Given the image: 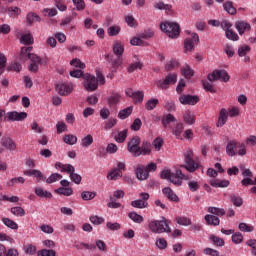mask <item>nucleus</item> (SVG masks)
I'll return each instance as SVG.
<instances>
[{"mask_svg":"<svg viewBox=\"0 0 256 256\" xmlns=\"http://www.w3.org/2000/svg\"><path fill=\"white\" fill-rule=\"evenodd\" d=\"M207 79L208 81L204 80L202 82L203 88L209 93H216V90L213 87V81H223L224 83H227L230 77L227 70H214L212 73L208 74Z\"/></svg>","mask_w":256,"mask_h":256,"instance_id":"obj_1","label":"nucleus"},{"mask_svg":"<svg viewBox=\"0 0 256 256\" xmlns=\"http://www.w3.org/2000/svg\"><path fill=\"white\" fill-rule=\"evenodd\" d=\"M161 179H168L173 185L177 187H181L183 185V179L185 181H189V176L183 174V171L176 170L175 173L171 172V170H163L161 173Z\"/></svg>","mask_w":256,"mask_h":256,"instance_id":"obj_2","label":"nucleus"},{"mask_svg":"<svg viewBox=\"0 0 256 256\" xmlns=\"http://www.w3.org/2000/svg\"><path fill=\"white\" fill-rule=\"evenodd\" d=\"M171 221L167 218L162 217L161 220H151L148 223V229L151 233H171V227L169 226Z\"/></svg>","mask_w":256,"mask_h":256,"instance_id":"obj_3","label":"nucleus"},{"mask_svg":"<svg viewBox=\"0 0 256 256\" xmlns=\"http://www.w3.org/2000/svg\"><path fill=\"white\" fill-rule=\"evenodd\" d=\"M55 168L60 169L62 173H69L71 181H73V183H76V185L81 184V175L75 173V167H73V165L56 162Z\"/></svg>","mask_w":256,"mask_h":256,"instance_id":"obj_4","label":"nucleus"},{"mask_svg":"<svg viewBox=\"0 0 256 256\" xmlns=\"http://www.w3.org/2000/svg\"><path fill=\"white\" fill-rule=\"evenodd\" d=\"M160 29L163 31V33H166L171 39H176L181 33V29L179 28V25L175 22H162L160 24Z\"/></svg>","mask_w":256,"mask_h":256,"instance_id":"obj_5","label":"nucleus"},{"mask_svg":"<svg viewBox=\"0 0 256 256\" xmlns=\"http://www.w3.org/2000/svg\"><path fill=\"white\" fill-rule=\"evenodd\" d=\"M184 161H185L186 165H183L182 167H184V169H186V171H189L190 173H195V171H197V169H199V163H197V162H195V160H193V150L188 149L184 153Z\"/></svg>","mask_w":256,"mask_h":256,"instance_id":"obj_6","label":"nucleus"},{"mask_svg":"<svg viewBox=\"0 0 256 256\" xmlns=\"http://www.w3.org/2000/svg\"><path fill=\"white\" fill-rule=\"evenodd\" d=\"M149 193L141 192L139 194V199L131 202V206L135 209H147L149 207Z\"/></svg>","mask_w":256,"mask_h":256,"instance_id":"obj_7","label":"nucleus"},{"mask_svg":"<svg viewBox=\"0 0 256 256\" xmlns=\"http://www.w3.org/2000/svg\"><path fill=\"white\" fill-rule=\"evenodd\" d=\"M177 83V74L169 73L164 80H158L156 85L158 89H169V85H175Z\"/></svg>","mask_w":256,"mask_h":256,"instance_id":"obj_8","label":"nucleus"},{"mask_svg":"<svg viewBox=\"0 0 256 256\" xmlns=\"http://www.w3.org/2000/svg\"><path fill=\"white\" fill-rule=\"evenodd\" d=\"M141 145V138L139 136H134L127 144V150L134 157H139V150Z\"/></svg>","mask_w":256,"mask_h":256,"instance_id":"obj_9","label":"nucleus"},{"mask_svg":"<svg viewBox=\"0 0 256 256\" xmlns=\"http://www.w3.org/2000/svg\"><path fill=\"white\" fill-rule=\"evenodd\" d=\"M153 31L144 32L139 35V37H134L130 40V44L137 47H145L149 45L147 42L143 41V39H151L153 37Z\"/></svg>","mask_w":256,"mask_h":256,"instance_id":"obj_10","label":"nucleus"},{"mask_svg":"<svg viewBox=\"0 0 256 256\" xmlns=\"http://www.w3.org/2000/svg\"><path fill=\"white\" fill-rule=\"evenodd\" d=\"M84 87L86 91H96L97 87H99V83H97V78L91 74H84Z\"/></svg>","mask_w":256,"mask_h":256,"instance_id":"obj_11","label":"nucleus"},{"mask_svg":"<svg viewBox=\"0 0 256 256\" xmlns=\"http://www.w3.org/2000/svg\"><path fill=\"white\" fill-rule=\"evenodd\" d=\"M27 112L11 111L7 112L4 116V121H25Z\"/></svg>","mask_w":256,"mask_h":256,"instance_id":"obj_12","label":"nucleus"},{"mask_svg":"<svg viewBox=\"0 0 256 256\" xmlns=\"http://www.w3.org/2000/svg\"><path fill=\"white\" fill-rule=\"evenodd\" d=\"M196 45H199V34L192 33L191 38L185 39L184 49L185 51H194Z\"/></svg>","mask_w":256,"mask_h":256,"instance_id":"obj_13","label":"nucleus"},{"mask_svg":"<svg viewBox=\"0 0 256 256\" xmlns=\"http://www.w3.org/2000/svg\"><path fill=\"white\" fill-rule=\"evenodd\" d=\"M182 105H197L199 103V96L184 94L179 97Z\"/></svg>","mask_w":256,"mask_h":256,"instance_id":"obj_14","label":"nucleus"},{"mask_svg":"<svg viewBox=\"0 0 256 256\" xmlns=\"http://www.w3.org/2000/svg\"><path fill=\"white\" fill-rule=\"evenodd\" d=\"M154 8L158 9V11H165L166 15H173V13H175L173 11V5L165 4L164 2L155 3Z\"/></svg>","mask_w":256,"mask_h":256,"instance_id":"obj_15","label":"nucleus"},{"mask_svg":"<svg viewBox=\"0 0 256 256\" xmlns=\"http://www.w3.org/2000/svg\"><path fill=\"white\" fill-rule=\"evenodd\" d=\"M162 193H163V195H165V197H167V199L169 201H172L173 203H179V196H177V194H175L173 189H171L169 187H165L162 189Z\"/></svg>","mask_w":256,"mask_h":256,"instance_id":"obj_16","label":"nucleus"},{"mask_svg":"<svg viewBox=\"0 0 256 256\" xmlns=\"http://www.w3.org/2000/svg\"><path fill=\"white\" fill-rule=\"evenodd\" d=\"M239 147V142L237 140H231L228 142L226 146V153L229 157H235L237 155V152H235V149Z\"/></svg>","mask_w":256,"mask_h":256,"instance_id":"obj_17","label":"nucleus"},{"mask_svg":"<svg viewBox=\"0 0 256 256\" xmlns=\"http://www.w3.org/2000/svg\"><path fill=\"white\" fill-rule=\"evenodd\" d=\"M235 27L239 33V35H244L246 31H251V24L245 21H237L235 23Z\"/></svg>","mask_w":256,"mask_h":256,"instance_id":"obj_18","label":"nucleus"},{"mask_svg":"<svg viewBox=\"0 0 256 256\" xmlns=\"http://www.w3.org/2000/svg\"><path fill=\"white\" fill-rule=\"evenodd\" d=\"M151 151V142L143 141L142 145L140 146V150H138V157H141V155H151Z\"/></svg>","mask_w":256,"mask_h":256,"instance_id":"obj_19","label":"nucleus"},{"mask_svg":"<svg viewBox=\"0 0 256 256\" xmlns=\"http://www.w3.org/2000/svg\"><path fill=\"white\" fill-rule=\"evenodd\" d=\"M121 102V94L117 92H113L108 98L107 103L109 107H115L116 105H119Z\"/></svg>","mask_w":256,"mask_h":256,"instance_id":"obj_20","label":"nucleus"},{"mask_svg":"<svg viewBox=\"0 0 256 256\" xmlns=\"http://www.w3.org/2000/svg\"><path fill=\"white\" fill-rule=\"evenodd\" d=\"M56 91L62 96L69 95L71 93V86L66 83L56 84Z\"/></svg>","mask_w":256,"mask_h":256,"instance_id":"obj_21","label":"nucleus"},{"mask_svg":"<svg viewBox=\"0 0 256 256\" xmlns=\"http://www.w3.org/2000/svg\"><path fill=\"white\" fill-rule=\"evenodd\" d=\"M113 53L117 57H123V53H125V45L119 41L114 42Z\"/></svg>","mask_w":256,"mask_h":256,"instance_id":"obj_22","label":"nucleus"},{"mask_svg":"<svg viewBox=\"0 0 256 256\" xmlns=\"http://www.w3.org/2000/svg\"><path fill=\"white\" fill-rule=\"evenodd\" d=\"M228 117H229V112H227V109L222 108L219 113L217 127H223V125L227 123Z\"/></svg>","mask_w":256,"mask_h":256,"instance_id":"obj_23","label":"nucleus"},{"mask_svg":"<svg viewBox=\"0 0 256 256\" xmlns=\"http://www.w3.org/2000/svg\"><path fill=\"white\" fill-rule=\"evenodd\" d=\"M207 225H212L213 227H218V225L221 223V220L219 217L211 214H207L204 217Z\"/></svg>","mask_w":256,"mask_h":256,"instance_id":"obj_24","label":"nucleus"},{"mask_svg":"<svg viewBox=\"0 0 256 256\" xmlns=\"http://www.w3.org/2000/svg\"><path fill=\"white\" fill-rule=\"evenodd\" d=\"M2 147H5L9 151H15L17 149V144L11 138H2Z\"/></svg>","mask_w":256,"mask_h":256,"instance_id":"obj_25","label":"nucleus"},{"mask_svg":"<svg viewBox=\"0 0 256 256\" xmlns=\"http://www.w3.org/2000/svg\"><path fill=\"white\" fill-rule=\"evenodd\" d=\"M123 177V172H120L119 170H116L115 168L112 169L108 174H107V179L109 181H117V179H121Z\"/></svg>","mask_w":256,"mask_h":256,"instance_id":"obj_26","label":"nucleus"},{"mask_svg":"<svg viewBox=\"0 0 256 256\" xmlns=\"http://www.w3.org/2000/svg\"><path fill=\"white\" fill-rule=\"evenodd\" d=\"M6 13L9 15V17H19V15H21V8L17 6H10L6 8Z\"/></svg>","mask_w":256,"mask_h":256,"instance_id":"obj_27","label":"nucleus"},{"mask_svg":"<svg viewBox=\"0 0 256 256\" xmlns=\"http://www.w3.org/2000/svg\"><path fill=\"white\" fill-rule=\"evenodd\" d=\"M136 176L139 181H145L149 178V172L145 168L138 167L136 169Z\"/></svg>","mask_w":256,"mask_h":256,"instance_id":"obj_28","label":"nucleus"},{"mask_svg":"<svg viewBox=\"0 0 256 256\" xmlns=\"http://www.w3.org/2000/svg\"><path fill=\"white\" fill-rule=\"evenodd\" d=\"M184 122L187 123V125H193L195 123V114L189 110H187L183 115Z\"/></svg>","mask_w":256,"mask_h":256,"instance_id":"obj_29","label":"nucleus"},{"mask_svg":"<svg viewBox=\"0 0 256 256\" xmlns=\"http://www.w3.org/2000/svg\"><path fill=\"white\" fill-rule=\"evenodd\" d=\"M31 51H33V47H22L20 53V61H27L29 59V55H31Z\"/></svg>","mask_w":256,"mask_h":256,"instance_id":"obj_30","label":"nucleus"},{"mask_svg":"<svg viewBox=\"0 0 256 256\" xmlns=\"http://www.w3.org/2000/svg\"><path fill=\"white\" fill-rule=\"evenodd\" d=\"M2 223L8 227L9 229H13L14 231H17L19 229V225L16 224L15 221L11 220L10 218H2Z\"/></svg>","mask_w":256,"mask_h":256,"instance_id":"obj_31","label":"nucleus"},{"mask_svg":"<svg viewBox=\"0 0 256 256\" xmlns=\"http://www.w3.org/2000/svg\"><path fill=\"white\" fill-rule=\"evenodd\" d=\"M35 193L37 197H44L45 199H51V197H53V194H51V192L43 190V188L41 187L35 188Z\"/></svg>","mask_w":256,"mask_h":256,"instance_id":"obj_32","label":"nucleus"},{"mask_svg":"<svg viewBox=\"0 0 256 256\" xmlns=\"http://www.w3.org/2000/svg\"><path fill=\"white\" fill-rule=\"evenodd\" d=\"M131 113H133V106H129L123 110H120V112L118 113V117L119 119L124 120L127 119L131 115Z\"/></svg>","mask_w":256,"mask_h":256,"instance_id":"obj_33","label":"nucleus"},{"mask_svg":"<svg viewBox=\"0 0 256 256\" xmlns=\"http://www.w3.org/2000/svg\"><path fill=\"white\" fill-rule=\"evenodd\" d=\"M208 213H211V215H216L217 217H223V215H225V209L210 206L208 207Z\"/></svg>","mask_w":256,"mask_h":256,"instance_id":"obj_34","label":"nucleus"},{"mask_svg":"<svg viewBox=\"0 0 256 256\" xmlns=\"http://www.w3.org/2000/svg\"><path fill=\"white\" fill-rule=\"evenodd\" d=\"M58 195H64L65 197H71L73 195V188L60 187L55 190Z\"/></svg>","mask_w":256,"mask_h":256,"instance_id":"obj_35","label":"nucleus"},{"mask_svg":"<svg viewBox=\"0 0 256 256\" xmlns=\"http://www.w3.org/2000/svg\"><path fill=\"white\" fill-rule=\"evenodd\" d=\"M25 179L23 177H14L7 182L8 187H15V185H23Z\"/></svg>","mask_w":256,"mask_h":256,"instance_id":"obj_36","label":"nucleus"},{"mask_svg":"<svg viewBox=\"0 0 256 256\" xmlns=\"http://www.w3.org/2000/svg\"><path fill=\"white\" fill-rule=\"evenodd\" d=\"M184 129L183 123H178L175 128H172V133L175 135L176 139H183L181 138V133H183Z\"/></svg>","mask_w":256,"mask_h":256,"instance_id":"obj_37","label":"nucleus"},{"mask_svg":"<svg viewBox=\"0 0 256 256\" xmlns=\"http://www.w3.org/2000/svg\"><path fill=\"white\" fill-rule=\"evenodd\" d=\"M181 73L185 77V79H191L193 77V75H195V72H193V69H191V67H189V65L184 66L181 69Z\"/></svg>","mask_w":256,"mask_h":256,"instance_id":"obj_38","label":"nucleus"},{"mask_svg":"<svg viewBox=\"0 0 256 256\" xmlns=\"http://www.w3.org/2000/svg\"><path fill=\"white\" fill-rule=\"evenodd\" d=\"M10 213H12V215H15V217H25V209L20 206L12 207L10 209Z\"/></svg>","mask_w":256,"mask_h":256,"instance_id":"obj_39","label":"nucleus"},{"mask_svg":"<svg viewBox=\"0 0 256 256\" xmlns=\"http://www.w3.org/2000/svg\"><path fill=\"white\" fill-rule=\"evenodd\" d=\"M223 8L225 11H227V13H229V15H235V13H237V9H235V7H233V2L231 1H227L223 4Z\"/></svg>","mask_w":256,"mask_h":256,"instance_id":"obj_40","label":"nucleus"},{"mask_svg":"<svg viewBox=\"0 0 256 256\" xmlns=\"http://www.w3.org/2000/svg\"><path fill=\"white\" fill-rule=\"evenodd\" d=\"M177 121V119H175V116H173V114H167L163 119H162V125L163 127L167 128L168 125H171V123Z\"/></svg>","mask_w":256,"mask_h":256,"instance_id":"obj_41","label":"nucleus"},{"mask_svg":"<svg viewBox=\"0 0 256 256\" xmlns=\"http://www.w3.org/2000/svg\"><path fill=\"white\" fill-rule=\"evenodd\" d=\"M81 145L85 148L91 147V145H93V136L91 134L86 135L82 138Z\"/></svg>","mask_w":256,"mask_h":256,"instance_id":"obj_42","label":"nucleus"},{"mask_svg":"<svg viewBox=\"0 0 256 256\" xmlns=\"http://www.w3.org/2000/svg\"><path fill=\"white\" fill-rule=\"evenodd\" d=\"M63 141L67 145H75L77 143V136L73 134H66L63 138Z\"/></svg>","mask_w":256,"mask_h":256,"instance_id":"obj_43","label":"nucleus"},{"mask_svg":"<svg viewBox=\"0 0 256 256\" xmlns=\"http://www.w3.org/2000/svg\"><path fill=\"white\" fill-rule=\"evenodd\" d=\"M137 69H143V62L137 61V62L131 63L128 66L127 71L128 73H133L134 71H137Z\"/></svg>","mask_w":256,"mask_h":256,"instance_id":"obj_44","label":"nucleus"},{"mask_svg":"<svg viewBox=\"0 0 256 256\" xmlns=\"http://www.w3.org/2000/svg\"><path fill=\"white\" fill-rule=\"evenodd\" d=\"M238 229L243 233H252V231H254L255 228L245 222H242L239 224Z\"/></svg>","mask_w":256,"mask_h":256,"instance_id":"obj_45","label":"nucleus"},{"mask_svg":"<svg viewBox=\"0 0 256 256\" xmlns=\"http://www.w3.org/2000/svg\"><path fill=\"white\" fill-rule=\"evenodd\" d=\"M210 241L216 245V247H223L225 245V240L223 238H219L215 235H210Z\"/></svg>","mask_w":256,"mask_h":256,"instance_id":"obj_46","label":"nucleus"},{"mask_svg":"<svg viewBox=\"0 0 256 256\" xmlns=\"http://www.w3.org/2000/svg\"><path fill=\"white\" fill-rule=\"evenodd\" d=\"M128 217L131 221H134V223H143L144 221L143 216L137 214V212L128 213Z\"/></svg>","mask_w":256,"mask_h":256,"instance_id":"obj_47","label":"nucleus"},{"mask_svg":"<svg viewBox=\"0 0 256 256\" xmlns=\"http://www.w3.org/2000/svg\"><path fill=\"white\" fill-rule=\"evenodd\" d=\"M157 105H159V99L154 98V99L148 100L147 103L145 104V107L147 111H153V109H155Z\"/></svg>","mask_w":256,"mask_h":256,"instance_id":"obj_48","label":"nucleus"},{"mask_svg":"<svg viewBox=\"0 0 256 256\" xmlns=\"http://www.w3.org/2000/svg\"><path fill=\"white\" fill-rule=\"evenodd\" d=\"M127 133L128 130L125 129L123 131H120L117 136H115V141L117 143H125V139H127Z\"/></svg>","mask_w":256,"mask_h":256,"instance_id":"obj_49","label":"nucleus"},{"mask_svg":"<svg viewBox=\"0 0 256 256\" xmlns=\"http://www.w3.org/2000/svg\"><path fill=\"white\" fill-rule=\"evenodd\" d=\"M109 37H116V35L118 33H121V27L120 26H117V25H114V26H110L108 28V31H107Z\"/></svg>","mask_w":256,"mask_h":256,"instance_id":"obj_50","label":"nucleus"},{"mask_svg":"<svg viewBox=\"0 0 256 256\" xmlns=\"http://www.w3.org/2000/svg\"><path fill=\"white\" fill-rule=\"evenodd\" d=\"M176 222L178 223V225H183L184 227H189V225H191V219L185 216L177 217Z\"/></svg>","mask_w":256,"mask_h":256,"instance_id":"obj_51","label":"nucleus"},{"mask_svg":"<svg viewBox=\"0 0 256 256\" xmlns=\"http://www.w3.org/2000/svg\"><path fill=\"white\" fill-rule=\"evenodd\" d=\"M211 185L212 187H229V180H214Z\"/></svg>","mask_w":256,"mask_h":256,"instance_id":"obj_52","label":"nucleus"},{"mask_svg":"<svg viewBox=\"0 0 256 256\" xmlns=\"http://www.w3.org/2000/svg\"><path fill=\"white\" fill-rule=\"evenodd\" d=\"M20 41L23 45H33V36L31 34H24Z\"/></svg>","mask_w":256,"mask_h":256,"instance_id":"obj_53","label":"nucleus"},{"mask_svg":"<svg viewBox=\"0 0 256 256\" xmlns=\"http://www.w3.org/2000/svg\"><path fill=\"white\" fill-rule=\"evenodd\" d=\"M230 200L235 207H241V205H243V198H241L240 196L231 195Z\"/></svg>","mask_w":256,"mask_h":256,"instance_id":"obj_54","label":"nucleus"},{"mask_svg":"<svg viewBox=\"0 0 256 256\" xmlns=\"http://www.w3.org/2000/svg\"><path fill=\"white\" fill-rule=\"evenodd\" d=\"M232 243H234L235 245L243 243V234H241V232H236L232 234Z\"/></svg>","mask_w":256,"mask_h":256,"instance_id":"obj_55","label":"nucleus"},{"mask_svg":"<svg viewBox=\"0 0 256 256\" xmlns=\"http://www.w3.org/2000/svg\"><path fill=\"white\" fill-rule=\"evenodd\" d=\"M250 51L251 47L249 45H243L238 48V55L239 57H245Z\"/></svg>","mask_w":256,"mask_h":256,"instance_id":"obj_56","label":"nucleus"},{"mask_svg":"<svg viewBox=\"0 0 256 256\" xmlns=\"http://www.w3.org/2000/svg\"><path fill=\"white\" fill-rule=\"evenodd\" d=\"M90 222L93 225H103L105 223V218L99 217L97 215L90 216Z\"/></svg>","mask_w":256,"mask_h":256,"instance_id":"obj_57","label":"nucleus"},{"mask_svg":"<svg viewBox=\"0 0 256 256\" xmlns=\"http://www.w3.org/2000/svg\"><path fill=\"white\" fill-rule=\"evenodd\" d=\"M26 19L29 25H33L35 21H41V18L35 13H28Z\"/></svg>","mask_w":256,"mask_h":256,"instance_id":"obj_58","label":"nucleus"},{"mask_svg":"<svg viewBox=\"0 0 256 256\" xmlns=\"http://www.w3.org/2000/svg\"><path fill=\"white\" fill-rule=\"evenodd\" d=\"M76 11H85V1L84 0H72Z\"/></svg>","mask_w":256,"mask_h":256,"instance_id":"obj_59","label":"nucleus"},{"mask_svg":"<svg viewBox=\"0 0 256 256\" xmlns=\"http://www.w3.org/2000/svg\"><path fill=\"white\" fill-rule=\"evenodd\" d=\"M145 97V94L143 91H136L134 92V96L132 99H134V103H143V98Z\"/></svg>","mask_w":256,"mask_h":256,"instance_id":"obj_60","label":"nucleus"},{"mask_svg":"<svg viewBox=\"0 0 256 256\" xmlns=\"http://www.w3.org/2000/svg\"><path fill=\"white\" fill-rule=\"evenodd\" d=\"M225 35L230 41H239V35L235 33L233 29H230L227 32H225Z\"/></svg>","mask_w":256,"mask_h":256,"instance_id":"obj_61","label":"nucleus"},{"mask_svg":"<svg viewBox=\"0 0 256 256\" xmlns=\"http://www.w3.org/2000/svg\"><path fill=\"white\" fill-rule=\"evenodd\" d=\"M163 138L157 137L153 142L152 145L155 151H161V147H163Z\"/></svg>","mask_w":256,"mask_h":256,"instance_id":"obj_62","label":"nucleus"},{"mask_svg":"<svg viewBox=\"0 0 256 256\" xmlns=\"http://www.w3.org/2000/svg\"><path fill=\"white\" fill-rule=\"evenodd\" d=\"M38 256H57V252L53 249H42L38 251Z\"/></svg>","mask_w":256,"mask_h":256,"instance_id":"obj_63","label":"nucleus"},{"mask_svg":"<svg viewBox=\"0 0 256 256\" xmlns=\"http://www.w3.org/2000/svg\"><path fill=\"white\" fill-rule=\"evenodd\" d=\"M246 245L248 247H251V249H252L251 254L253 256H256V240L255 239H249V240H247Z\"/></svg>","mask_w":256,"mask_h":256,"instance_id":"obj_64","label":"nucleus"}]
</instances>
